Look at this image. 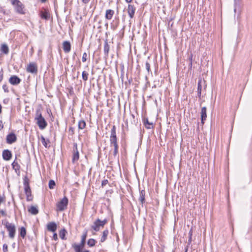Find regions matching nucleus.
Here are the masks:
<instances>
[{"mask_svg":"<svg viewBox=\"0 0 252 252\" xmlns=\"http://www.w3.org/2000/svg\"><path fill=\"white\" fill-rule=\"evenodd\" d=\"M34 118L40 129H43L47 126V123L42 116L40 109H38L36 110Z\"/></svg>","mask_w":252,"mask_h":252,"instance_id":"nucleus-1","label":"nucleus"},{"mask_svg":"<svg viewBox=\"0 0 252 252\" xmlns=\"http://www.w3.org/2000/svg\"><path fill=\"white\" fill-rule=\"evenodd\" d=\"M110 146L114 147V149L119 150V145L116 135V127L115 125L113 126L111 130V134L110 136Z\"/></svg>","mask_w":252,"mask_h":252,"instance_id":"nucleus-2","label":"nucleus"},{"mask_svg":"<svg viewBox=\"0 0 252 252\" xmlns=\"http://www.w3.org/2000/svg\"><path fill=\"white\" fill-rule=\"evenodd\" d=\"M11 4L14 7L16 13L20 14H24L25 6L24 4L19 0H9Z\"/></svg>","mask_w":252,"mask_h":252,"instance_id":"nucleus-3","label":"nucleus"},{"mask_svg":"<svg viewBox=\"0 0 252 252\" xmlns=\"http://www.w3.org/2000/svg\"><path fill=\"white\" fill-rule=\"evenodd\" d=\"M4 225L7 229V230L8 231L9 237L10 238L13 239L15 234L16 228L14 224L9 223V222L6 221L4 223Z\"/></svg>","mask_w":252,"mask_h":252,"instance_id":"nucleus-4","label":"nucleus"},{"mask_svg":"<svg viewBox=\"0 0 252 252\" xmlns=\"http://www.w3.org/2000/svg\"><path fill=\"white\" fill-rule=\"evenodd\" d=\"M68 202V198L64 196L60 201L57 203V210L59 211H63L66 209Z\"/></svg>","mask_w":252,"mask_h":252,"instance_id":"nucleus-5","label":"nucleus"},{"mask_svg":"<svg viewBox=\"0 0 252 252\" xmlns=\"http://www.w3.org/2000/svg\"><path fill=\"white\" fill-rule=\"evenodd\" d=\"M207 87L206 81L201 78H199L197 83V96L200 98L202 89L205 90Z\"/></svg>","mask_w":252,"mask_h":252,"instance_id":"nucleus-6","label":"nucleus"},{"mask_svg":"<svg viewBox=\"0 0 252 252\" xmlns=\"http://www.w3.org/2000/svg\"><path fill=\"white\" fill-rule=\"evenodd\" d=\"M73 145L72 162L75 163L79 160V153L77 148V143H74Z\"/></svg>","mask_w":252,"mask_h":252,"instance_id":"nucleus-7","label":"nucleus"},{"mask_svg":"<svg viewBox=\"0 0 252 252\" xmlns=\"http://www.w3.org/2000/svg\"><path fill=\"white\" fill-rule=\"evenodd\" d=\"M87 231H86L85 232H84V233L82 235L81 240L80 243L79 244H76V243L73 244L72 245V248H77L78 246H79L80 248H84L85 244V241H86V239L87 238Z\"/></svg>","mask_w":252,"mask_h":252,"instance_id":"nucleus-8","label":"nucleus"},{"mask_svg":"<svg viewBox=\"0 0 252 252\" xmlns=\"http://www.w3.org/2000/svg\"><path fill=\"white\" fill-rule=\"evenodd\" d=\"M27 70L28 72L33 74H36L37 73V67L35 63H30L28 65Z\"/></svg>","mask_w":252,"mask_h":252,"instance_id":"nucleus-9","label":"nucleus"},{"mask_svg":"<svg viewBox=\"0 0 252 252\" xmlns=\"http://www.w3.org/2000/svg\"><path fill=\"white\" fill-rule=\"evenodd\" d=\"M23 186L25 193L32 191L30 187V181L27 176L23 178Z\"/></svg>","mask_w":252,"mask_h":252,"instance_id":"nucleus-10","label":"nucleus"},{"mask_svg":"<svg viewBox=\"0 0 252 252\" xmlns=\"http://www.w3.org/2000/svg\"><path fill=\"white\" fill-rule=\"evenodd\" d=\"M110 42H108L107 39L104 40L103 51L104 57L105 58H107L109 56V53L110 49Z\"/></svg>","mask_w":252,"mask_h":252,"instance_id":"nucleus-11","label":"nucleus"},{"mask_svg":"<svg viewBox=\"0 0 252 252\" xmlns=\"http://www.w3.org/2000/svg\"><path fill=\"white\" fill-rule=\"evenodd\" d=\"M6 142L9 144H12L15 142L17 140V137L15 133L12 132L8 134L6 136Z\"/></svg>","mask_w":252,"mask_h":252,"instance_id":"nucleus-12","label":"nucleus"},{"mask_svg":"<svg viewBox=\"0 0 252 252\" xmlns=\"http://www.w3.org/2000/svg\"><path fill=\"white\" fill-rule=\"evenodd\" d=\"M12 156L11 152L9 150L6 149L2 151V157L4 160H9L11 158Z\"/></svg>","mask_w":252,"mask_h":252,"instance_id":"nucleus-13","label":"nucleus"},{"mask_svg":"<svg viewBox=\"0 0 252 252\" xmlns=\"http://www.w3.org/2000/svg\"><path fill=\"white\" fill-rule=\"evenodd\" d=\"M17 158L16 157L15 159L12 163L11 165L13 170H14L15 173L17 175L19 176L20 174V166L16 161Z\"/></svg>","mask_w":252,"mask_h":252,"instance_id":"nucleus-14","label":"nucleus"},{"mask_svg":"<svg viewBox=\"0 0 252 252\" xmlns=\"http://www.w3.org/2000/svg\"><path fill=\"white\" fill-rule=\"evenodd\" d=\"M21 81V80L16 75H13L9 79V83L13 85H17Z\"/></svg>","mask_w":252,"mask_h":252,"instance_id":"nucleus-15","label":"nucleus"},{"mask_svg":"<svg viewBox=\"0 0 252 252\" xmlns=\"http://www.w3.org/2000/svg\"><path fill=\"white\" fill-rule=\"evenodd\" d=\"M135 12V7L134 5L128 4L127 7V13L130 19L133 18Z\"/></svg>","mask_w":252,"mask_h":252,"instance_id":"nucleus-16","label":"nucleus"},{"mask_svg":"<svg viewBox=\"0 0 252 252\" xmlns=\"http://www.w3.org/2000/svg\"><path fill=\"white\" fill-rule=\"evenodd\" d=\"M63 48L64 52L66 53H69L71 50V44L69 41H64L63 43Z\"/></svg>","mask_w":252,"mask_h":252,"instance_id":"nucleus-17","label":"nucleus"},{"mask_svg":"<svg viewBox=\"0 0 252 252\" xmlns=\"http://www.w3.org/2000/svg\"><path fill=\"white\" fill-rule=\"evenodd\" d=\"M145 189L139 190V200L142 205L145 202Z\"/></svg>","mask_w":252,"mask_h":252,"instance_id":"nucleus-18","label":"nucleus"},{"mask_svg":"<svg viewBox=\"0 0 252 252\" xmlns=\"http://www.w3.org/2000/svg\"><path fill=\"white\" fill-rule=\"evenodd\" d=\"M100 227H101V224L97 221V219H96L91 226V228L95 232H98L99 231Z\"/></svg>","mask_w":252,"mask_h":252,"instance_id":"nucleus-19","label":"nucleus"},{"mask_svg":"<svg viewBox=\"0 0 252 252\" xmlns=\"http://www.w3.org/2000/svg\"><path fill=\"white\" fill-rule=\"evenodd\" d=\"M47 229L51 232H55L57 228L56 223L55 222H51L48 223Z\"/></svg>","mask_w":252,"mask_h":252,"instance_id":"nucleus-20","label":"nucleus"},{"mask_svg":"<svg viewBox=\"0 0 252 252\" xmlns=\"http://www.w3.org/2000/svg\"><path fill=\"white\" fill-rule=\"evenodd\" d=\"M40 16L42 19L45 20H49L50 18V14L47 10L45 9L44 11H41L40 12Z\"/></svg>","mask_w":252,"mask_h":252,"instance_id":"nucleus-21","label":"nucleus"},{"mask_svg":"<svg viewBox=\"0 0 252 252\" xmlns=\"http://www.w3.org/2000/svg\"><path fill=\"white\" fill-rule=\"evenodd\" d=\"M207 118L206 114V107H203L202 108L201 110V123L204 124V121L206 120Z\"/></svg>","mask_w":252,"mask_h":252,"instance_id":"nucleus-22","label":"nucleus"},{"mask_svg":"<svg viewBox=\"0 0 252 252\" xmlns=\"http://www.w3.org/2000/svg\"><path fill=\"white\" fill-rule=\"evenodd\" d=\"M114 14V11L111 9H107L106 11L105 17L107 20H111Z\"/></svg>","mask_w":252,"mask_h":252,"instance_id":"nucleus-23","label":"nucleus"},{"mask_svg":"<svg viewBox=\"0 0 252 252\" xmlns=\"http://www.w3.org/2000/svg\"><path fill=\"white\" fill-rule=\"evenodd\" d=\"M143 123L147 129H150L153 127V123H150L148 118H144L143 119Z\"/></svg>","mask_w":252,"mask_h":252,"instance_id":"nucleus-24","label":"nucleus"},{"mask_svg":"<svg viewBox=\"0 0 252 252\" xmlns=\"http://www.w3.org/2000/svg\"><path fill=\"white\" fill-rule=\"evenodd\" d=\"M28 211L32 215H36L38 213V210L37 207L31 206L29 209Z\"/></svg>","mask_w":252,"mask_h":252,"instance_id":"nucleus-25","label":"nucleus"},{"mask_svg":"<svg viewBox=\"0 0 252 252\" xmlns=\"http://www.w3.org/2000/svg\"><path fill=\"white\" fill-rule=\"evenodd\" d=\"M108 234H109V230L107 229L104 230L103 231L102 236H101V239H100L101 242H104L106 240Z\"/></svg>","mask_w":252,"mask_h":252,"instance_id":"nucleus-26","label":"nucleus"},{"mask_svg":"<svg viewBox=\"0 0 252 252\" xmlns=\"http://www.w3.org/2000/svg\"><path fill=\"white\" fill-rule=\"evenodd\" d=\"M67 233V231L65 228H63L60 230L59 232V236L60 237L62 240H66V238L65 237V235Z\"/></svg>","mask_w":252,"mask_h":252,"instance_id":"nucleus-27","label":"nucleus"},{"mask_svg":"<svg viewBox=\"0 0 252 252\" xmlns=\"http://www.w3.org/2000/svg\"><path fill=\"white\" fill-rule=\"evenodd\" d=\"M86 126V123L83 120L79 121L78 124V127L79 129H83Z\"/></svg>","mask_w":252,"mask_h":252,"instance_id":"nucleus-28","label":"nucleus"},{"mask_svg":"<svg viewBox=\"0 0 252 252\" xmlns=\"http://www.w3.org/2000/svg\"><path fill=\"white\" fill-rule=\"evenodd\" d=\"M41 140L42 144L45 148H49L50 146L48 145V144L50 143V141L48 139H46L43 136H41Z\"/></svg>","mask_w":252,"mask_h":252,"instance_id":"nucleus-29","label":"nucleus"},{"mask_svg":"<svg viewBox=\"0 0 252 252\" xmlns=\"http://www.w3.org/2000/svg\"><path fill=\"white\" fill-rule=\"evenodd\" d=\"M1 51L4 54H7L9 53V48L5 44H3L1 47Z\"/></svg>","mask_w":252,"mask_h":252,"instance_id":"nucleus-30","label":"nucleus"},{"mask_svg":"<svg viewBox=\"0 0 252 252\" xmlns=\"http://www.w3.org/2000/svg\"><path fill=\"white\" fill-rule=\"evenodd\" d=\"M95 243L96 241L94 239L91 238L88 240L87 245L90 247H93L95 246Z\"/></svg>","mask_w":252,"mask_h":252,"instance_id":"nucleus-31","label":"nucleus"},{"mask_svg":"<svg viewBox=\"0 0 252 252\" xmlns=\"http://www.w3.org/2000/svg\"><path fill=\"white\" fill-rule=\"evenodd\" d=\"M25 193L26 195V200L27 201H31L32 200L33 196L32 194V191Z\"/></svg>","mask_w":252,"mask_h":252,"instance_id":"nucleus-32","label":"nucleus"},{"mask_svg":"<svg viewBox=\"0 0 252 252\" xmlns=\"http://www.w3.org/2000/svg\"><path fill=\"white\" fill-rule=\"evenodd\" d=\"M20 234L23 238H24L25 237V236L26 235V230L24 227H21Z\"/></svg>","mask_w":252,"mask_h":252,"instance_id":"nucleus-33","label":"nucleus"},{"mask_svg":"<svg viewBox=\"0 0 252 252\" xmlns=\"http://www.w3.org/2000/svg\"><path fill=\"white\" fill-rule=\"evenodd\" d=\"M192 229L191 228L189 232L188 244L190 245L192 241Z\"/></svg>","mask_w":252,"mask_h":252,"instance_id":"nucleus-34","label":"nucleus"},{"mask_svg":"<svg viewBox=\"0 0 252 252\" xmlns=\"http://www.w3.org/2000/svg\"><path fill=\"white\" fill-rule=\"evenodd\" d=\"M83 248H80L78 246L77 248H73L74 249V252H90L89 250H85L84 251H82V249Z\"/></svg>","mask_w":252,"mask_h":252,"instance_id":"nucleus-35","label":"nucleus"},{"mask_svg":"<svg viewBox=\"0 0 252 252\" xmlns=\"http://www.w3.org/2000/svg\"><path fill=\"white\" fill-rule=\"evenodd\" d=\"M56 185L55 182L54 180H51L49 182V188L50 189H53Z\"/></svg>","mask_w":252,"mask_h":252,"instance_id":"nucleus-36","label":"nucleus"},{"mask_svg":"<svg viewBox=\"0 0 252 252\" xmlns=\"http://www.w3.org/2000/svg\"><path fill=\"white\" fill-rule=\"evenodd\" d=\"M82 79H83V80L86 81L88 79V73L86 71H83L82 72Z\"/></svg>","mask_w":252,"mask_h":252,"instance_id":"nucleus-37","label":"nucleus"},{"mask_svg":"<svg viewBox=\"0 0 252 252\" xmlns=\"http://www.w3.org/2000/svg\"><path fill=\"white\" fill-rule=\"evenodd\" d=\"M97 221L101 223V227H103L104 225L107 223L108 220L107 219H104L103 220H101L100 219H97Z\"/></svg>","mask_w":252,"mask_h":252,"instance_id":"nucleus-38","label":"nucleus"},{"mask_svg":"<svg viewBox=\"0 0 252 252\" xmlns=\"http://www.w3.org/2000/svg\"><path fill=\"white\" fill-rule=\"evenodd\" d=\"M69 135L73 136L74 134V128L72 126H69L68 128Z\"/></svg>","mask_w":252,"mask_h":252,"instance_id":"nucleus-39","label":"nucleus"},{"mask_svg":"<svg viewBox=\"0 0 252 252\" xmlns=\"http://www.w3.org/2000/svg\"><path fill=\"white\" fill-rule=\"evenodd\" d=\"M87 57H88L87 54L86 52L84 53L83 54V56H82V61L83 62H85L87 61Z\"/></svg>","mask_w":252,"mask_h":252,"instance_id":"nucleus-40","label":"nucleus"},{"mask_svg":"<svg viewBox=\"0 0 252 252\" xmlns=\"http://www.w3.org/2000/svg\"><path fill=\"white\" fill-rule=\"evenodd\" d=\"M146 69L148 72H150L151 71L150 69V64L148 62H146L145 63Z\"/></svg>","mask_w":252,"mask_h":252,"instance_id":"nucleus-41","label":"nucleus"},{"mask_svg":"<svg viewBox=\"0 0 252 252\" xmlns=\"http://www.w3.org/2000/svg\"><path fill=\"white\" fill-rule=\"evenodd\" d=\"M2 89H3V91H4V92H5V93L9 92L8 86H7V85L6 84L3 85Z\"/></svg>","mask_w":252,"mask_h":252,"instance_id":"nucleus-42","label":"nucleus"},{"mask_svg":"<svg viewBox=\"0 0 252 252\" xmlns=\"http://www.w3.org/2000/svg\"><path fill=\"white\" fill-rule=\"evenodd\" d=\"M3 252H7L8 251V246L6 244L3 245L2 247Z\"/></svg>","mask_w":252,"mask_h":252,"instance_id":"nucleus-43","label":"nucleus"},{"mask_svg":"<svg viewBox=\"0 0 252 252\" xmlns=\"http://www.w3.org/2000/svg\"><path fill=\"white\" fill-rule=\"evenodd\" d=\"M108 183V181L107 179L103 180L102 181V182H101V186H102V187H104Z\"/></svg>","mask_w":252,"mask_h":252,"instance_id":"nucleus-44","label":"nucleus"},{"mask_svg":"<svg viewBox=\"0 0 252 252\" xmlns=\"http://www.w3.org/2000/svg\"><path fill=\"white\" fill-rule=\"evenodd\" d=\"M188 60L189 62H192L193 61V54L191 53L188 56Z\"/></svg>","mask_w":252,"mask_h":252,"instance_id":"nucleus-45","label":"nucleus"},{"mask_svg":"<svg viewBox=\"0 0 252 252\" xmlns=\"http://www.w3.org/2000/svg\"><path fill=\"white\" fill-rule=\"evenodd\" d=\"M92 0H81L82 3L83 4L86 5L88 4L90 1H91Z\"/></svg>","mask_w":252,"mask_h":252,"instance_id":"nucleus-46","label":"nucleus"},{"mask_svg":"<svg viewBox=\"0 0 252 252\" xmlns=\"http://www.w3.org/2000/svg\"><path fill=\"white\" fill-rule=\"evenodd\" d=\"M125 32V27H124L123 29L120 31L119 34L122 36H123Z\"/></svg>","mask_w":252,"mask_h":252,"instance_id":"nucleus-47","label":"nucleus"},{"mask_svg":"<svg viewBox=\"0 0 252 252\" xmlns=\"http://www.w3.org/2000/svg\"><path fill=\"white\" fill-rule=\"evenodd\" d=\"M53 239L55 240V241H57L58 239V235H57V234L56 233H54L53 234Z\"/></svg>","mask_w":252,"mask_h":252,"instance_id":"nucleus-48","label":"nucleus"},{"mask_svg":"<svg viewBox=\"0 0 252 252\" xmlns=\"http://www.w3.org/2000/svg\"><path fill=\"white\" fill-rule=\"evenodd\" d=\"M192 62H189V63L188 65L189 70H191L192 69Z\"/></svg>","mask_w":252,"mask_h":252,"instance_id":"nucleus-49","label":"nucleus"},{"mask_svg":"<svg viewBox=\"0 0 252 252\" xmlns=\"http://www.w3.org/2000/svg\"><path fill=\"white\" fill-rule=\"evenodd\" d=\"M0 213L3 216L5 217L6 216V213L5 210H1L0 211Z\"/></svg>","mask_w":252,"mask_h":252,"instance_id":"nucleus-50","label":"nucleus"},{"mask_svg":"<svg viewBox=\"0 0 252 252\" xmlns=\"http://www.w3.org/2000/svg\"><path fill=\"white\" fill-rule=\"evenodd\" d=\"M119 153V150L114 149L113 156L116 157Z\"/></svg>","mask_w":252,"mask_h":252,"instance_id":"nucleus-51","label":"nucleus"},{"mask_svg":"<svg viewBox=\"0 0 252 252\" xmlns=\"http://www.w3.org/2000/svg\"><path fill=\"white\" fill-rule=\"evenodd\" d=\"M9 98H6L3 100V103L5 104H6L9 102Z\"/></svg>","mask_w":252,"mask_h":252,"instance_id":"nucleus-52","label":"nucleus"},{"mask_svg":"<svg viewBox=\"0 0 252 252\" xmlns=\"http://www.w3.org/2000/svg\"><path fill=\"white\" fill-rule=\"evenodd\" d=\"M3 79V73L2 71L0 72V82L2 81Z\"/></svg>","mask_w":252,"mask_h":252,"instance_id":"nucleus-53","label":"nucleus"},{"mask_svg":"<svg viewBox=\"0 0 252 252\" xmlns=\"http://www.w3.org/2000/svg\"><path fill=\"white\" fill-rule=\"evenodd\" d=\"M3 128V126L2 121L0 120V130H1Z\"/></svg>","mask_w":252,"mask_h":252,"instance_id":"nucleus-54","label":"nucleus"},{"mask_svg":"<svg viewBox=\"0 0 252 252\" xmlns=\"http://www.w3.org/2000/svg\"><path fill=\"white\" fill-rule=\"evenodd\" d=\"M47 0H40L41 2L42 3L45 2Z\"/></svg>","mask_w":252,"mask_h":252,"instance_id":"nucleus-55","label":"nucleus"},{"mask_svg":"<svg viewBox=\"0 0 252 252\" xmlns=\"http://www.w3.org/2000/svg\"><path fill=\"white\" fill-rule=\"evenodd\" d=\"M126 1L127 2L129 3V2H130L132 1V0H126Z\"/></svg>","mask_w":252,"mask_h":252,"instance_id":"nucleus-56","label":"nucleus"},{"mask_svg":"<svg viewBox=\"0 0 252 252\" xmlns=\"http://www.w3.org/2000/svg\"><path fill=\"white\" fill-rule=\"evenodd\" d=\"M76 55V53H74V55H73V57Z\"/></svg>","mask_w":252,"mask_h":252,"instance_id":"nucleus-57","label":"nucleus"},{"mask_svg":"<svg viewBox=\"0 0 252 252\" xmlns=\"http://www.w3.org/2000/svg\"><path fill=\"white\" fill-rule=\"evenodd\" d=\"M236 8H235V9H234V11H235V12H236Z\"/></svg>","mask_w":252,"mask_h":252,"instance_id":"nucleus-58","label":"nucleus"},{"mask_svg":"<svg viewBox=\"0 0 252 252\" xmlns=\"http://www.w3.org/2000/svg\"><path fill=\"white\" fill-rule=\"evenodd\" d=\"M155 87H156L155 85L154 86H153V88H155Z\"/></svg>","mask_w":252,"mask_h":252,"instance_id":"nucleus-59","label":"nucleus"},{"mask_svg":"<svg viewBox=\"0 0 252 252\" xmlns=\"http://www.w3.org/2000/svg\"><path fill=\"white\" fill-rule=\"evenodd\" d=\"M155 87H156L155 85L154 86H153V88H155Z\"/></svg>","mask_w":252,"mask_h":252,"instance_id":"nucleus-60","label":"nucleus"},{"mask_svg":"<svg viewBox=\"0 0 252 252\" xmlns=\"http://www.w3.org/2000/svg\"><path fill=\"white\" fill-rule=\"evenodd\" d=\"M187 249H186V251L185 252H187Z\"/></svg>","mask_w":252,"mask_h":252,"instance_id":"nucleus-61","label":"nucleus"}]
</instances>
